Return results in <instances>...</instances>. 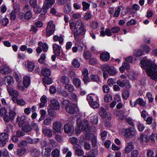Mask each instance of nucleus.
Instances as JSON below:
<instances>
[{"instance_id": "obj_42", "label": "nucleus", "mask_w": 157, "mask_h": 157, "mask_svg": "<svg viewBox=\"0 0 157 157\" xmlns=\"http://www.w3.org/2000/svg\"><path fill=\"white\" fill-rule=\"evenodd\" d=\"M31 153L32 155L35 157H38L40 154V152L36 148H33L31 151Z\"/></svg>"}, {"instance_id": "obj_39", "label": "nucleus", "mask_w": 157, "mask_h": 157, "mask_svg": "<svg viewBox=\"0 0 157 157\" xmlns=\"http://www.w3.org/2000/svg\"><path fill=\"white\" fill-rule=\"evenodd\" d=\"M136 102L137 104H138L141 106H145L146 105V102L141 98H138L136 100Z\"/></svg>"}, {"instance_id": "obj_60", "label": "nucleus", "mask_w": 157, "mask_h": 157, "mask_svg": "<svg viewBox=\"0 0 157 157\" xmlns=\"http://www.w3.org/2000/svg\"><path fill=\"white\" fill-rule=\"evenodd\" d=\"M52 155L53 157H58L59 155V152L58 149L54 150L52 153Z\"/></svg>"}, {"instance_id": "obj_7", "label": "nucleus", "mask_w": 157, "mask_h": 157, "mask_svg": "<svg viewBox=\"0 0 157 157\" xmlns=\"http://www.w3.org/2000/svg\"><path fill=\"white\" fill-rule=\"evenodd\" d=\"M86 30L85 27H81L79 28H75L74 31V36H76L80 35H82L85 34Z\"/></svg>"}, {"instance_id": "obj_12", "label": "nucleus", "mask_w": 157, "mask_h": 157, "mask_svg": "<svg viewBox=\"0 0 157 157\" xmlns=\"http://www.w3.org/2000/svg\"><path fill=\"white\" fill-rule=\"evenodd\" d=\"M83 124L80 119L77 121V126L75 130L76 134H79L81 132L82 129V126Z\"/></svg>"}, {"instance_id": "obj_59", "label": "nucleus", "mask_w": 157, "mask_h": 157, "mask_svg": "<svg viewBox=\"0 0 157 157\" xmlns=\"http://www.w3.org/2000/svg\"><path fill=\"white\" fill-rule=\"evenodd\" d=\"M90 78L92 81L96 82H98L99 81V77L98 75H91L90 76Z\"/></svg>"}, {"instance_id": "obj_56", "label": "nucleus", "mask_w": 157, "mask_h": 157, "mask_svg": "<svg viewBox=\"0 0 157 157\" xmlns=\"http://www.w3.org/2000/svg\"><path fill=\"white\" fill-rule=\"evenodd\" d=\"M144 54V52L141 50H138L135 51L134 55L136 56H140Z\"/></svg>"}, {"instance_id": "obj_11", "label": "nucleus", "mask_w": 157, "mask_h": 157, "mask_svg": "<svg viewBox=\"0 0 157 157\" xmlns=\"http://www.w3.org/2000/svg\"><path fill=\"white\" fill-rule=\"evenodd\" d=\"M82 126L83 133L86 134H88L90 132V128L89 126L88 122L87 121H85Z\"/></svg>"}, {"instance_id": "obj_17", "label": "nucleus", "mask_w": 157, "mask_h": 157, "mask_svg": "<svg viewBox=\"0 0 157 157\" xmlns=\"http://www.w3.org/2000/svg\"><path fill=\"white\" fill-rule=\"evenodd\" d=\"M8 138V135L6 133H2L0 134V142L2 146L5 145L6 143V140Z\"/></svg>"}, {"instance_id": "obj_62", "label": "nucleus", "mask_w": 157, "mask_h": 157, "mask_svg": "<svg viewBox=\"0 0 157 157\" xmlns=\"http://www.w3.org/2000/svg\"><path fill=\"white\" fill-rule=\"evenodd\" d=\"M34 12L36 13H39L41 11V9L37 5L33 7Z\"/></svg>"}, {"instance_id": "obj_36", "label": "nucleus", "mask_w": 157, "mask_h": 157, "mask_svg": "<svg viewBox=\"0 0 157 157\" xmlns=\"http://www.w3.org/2000/svg\"><path fill=\"white\" fill-rule=\"evenodd\" d=\"M68 98L75 101H76L77 100V95L74 93H69Z\"/></svg>"}, {"instance_id": "obj_22", "label": "nucleus", "mask_w": 157, "mask_h": 157, "mask_svg": "<svg viewBox=\"0 0 157 157\" xmlns=\"http://www.w3.org/2000/svg\"><path fill=\"white\" fill-rule=\"evenodd\" d=\"M41 72L43 75L48 77L49 76L51 75V71L48 68L44 67L41 70Z\"/></svg>"}, {"instance_id": "obj_4", "label": "nucleus", "mask_w": 157, "mask_h": 157, "mask_svg": "<svg viewBox=\"0 0 157 157\" xmlns=\"http://www.w3.org/2000/svg\"><path fill=\"white\" fill-rule=\"evenodd\" d=\"M135 134V129L131 127L126 128L124 132V136L126 138L132 137Z\"/></svg>"}, {"instance_id": "obj_6", "label": "nucleus", "mask_w": 157, "mask_h": 157, "mask_svg": "<svg viewBox=\"0 0 157 157\" xmlns=\"http://www.w3.org/2000/svg\"><path fill=\"white\" fill-rule=\"evenodd\" d=\"M75 153L78 156H81L84 154V152L81 147L78 145H75L73 147Z\"/></svg>"}, {"instance_id": "obj_27", "label": "nucleus", "mask_w": 157, "mask_h": 157, "mask_svg": "<svg viewBox=\"0 0 157 157\" xmlns=\"http://www.w3.org/2000/svg\"><path fill=\"white\" fill-rule=\"evenodd\" d=\"M38 45L40 47H42L43 52H46L48 51V46L46 43H43L41 41H40L38 43Z\"/></svg>"}, {"instance_id": "obj_43", "label": "nucleus", "mask_w": 157, "mask_h": 157, "mask_svg": "<svg viewBox=\"0 0 157 157\" xmlns=\"http://www.w3.org/2000/svg\"><path fill=\"white\" fill-rule=\"evenodd\" d=\"M125 120L129 125L132 126H134V121L130 117H126L125 118Z\"/></svg>"}, {"instance_id": "obj_46", "label": "nucleus", "mask_w": 157, "mask_h": 157, "mask_svg": "<svg viewBox=\"0 0 157 157\" xmlns=\"http://www.w3.org/2000/svg\"><path fill=\"white\" fill-rule=\"evenodd\" d=\"M72 65L75 68H78L80 66V64L78 60L74 59L72 62Z\"/></svg>"}, {"instance_id": "obj_51", "label": "nucleus", "mask_w": 157, "mask_h": 157, "mask_svg": "<svg viewBox=\"0 0 157 157\" xmlns=\"http://www.w3.org/2000/svg\"><path fill=\"white\" fill-rule=\"evenodd\" d=\"M127 79H124L121 81H117V84L121 87H123L125 86V83L127 82Z\"/></svg>"}, {"instance_id": "obj_14", "label": "nucleus", "mask_w": 157, "mask_h": 157, "mask_svg": "<svg viewBox=\"0 0 157 157\" xmlns=\"http://www.w3.org/2000/svg\"><path fill=\"white\" fill-rule=\"evenodd\" d=\"M99 114L103 118L106 117L108 120H109L111 119L110 114H107L106 110L104 108H101L100 109Z\"/></svg>"}, {"instance_id": "obj_48", "label": "nucleus", "mask_w": 157, "mask_h": 157, "mask_svg": "<svg viewBox=\"0 0 157 157\" xmlns=\"http://www.w3.org/2000/svg\"><path fill=\"white\" fill-rule=\"evenodd\" d=\"M6 126L5 131L7 133L13 130V126L10 123L6 124Z\"/></svg>"}, {"instance_id": "obj_37", "label": "nucleus", "mask_w": 157, "mask_h": 157, "mask_svg": "<svg viewBox=\"0 0 157 157\" xmlns=\"http://www.w3.org/2000/svg\"><path fill=\"white\" fill-rule=\"evenodd\" d=\"M72 127L69 124H67L64 125V130L65 132L67 133L70 132L71 130Z\"/></svg>"}, {"instance_id": "obj_19", "label": "nucleus", "mask_w": 157, "mask_h": 157, "mask_svg": "<svg viewBox=\"0 0 157 157\" xmlns=\"http://www.w3.org/2000/svg\"><path fill=\"white\" fill-rule=\"evenodd\" d=\"M25 66L26 69L30 71H32L35 67L34 63L29 60L27 61L25 64Z\"/></svg>"}, {"instance_id": "obj_13", "label": "nucleus", "mask_w": 157, "mask_h": 157, "mask_svg": "<svg viewBox=\"0 0 157 157\" xmlns=\"http://www.w3.org/2000/svg\"><path fill=\"white\" fill-rule=\"evenodd\" d=\"M7 90L10 95L13 97H17L19 94L16 90L14 89L11 86H7Z\"/></svg>"}, {"instance_id": "obj_41", "label": "nucleus", "mask_w": 157, "mask_h": 157, "mask_svg": "<svg viewBox=\"0 0 157 157\" xmlns=\"http://www.w3.org/2000/svg\"><path fill=\"white\" fill-rule=\"evenodd\" d=\"M91 121L94 125L97 124L98 123V119L97 115H95L91 117Z\"/></svg>"}, {"instance_id": "obj_47", "label": "nucleus", "mask_w": 157, "mask_h": 157, "mask_svg": "<svg viewBox=\"0 0 157 157\" xmlns=\"http://www.w3.org/2000/svg\"><path fill=\"white\" fill-rule=\"evenodd\" d=\"M60 81L64 84L68 83L70 81L69 79L66 76H62L61 78Z\"/></svg>"}, {"instance_id": "obj_34", "label": "nucleus", "mask_w": 157, "mask_h": 157, "mask_svg": "<svg viewBox=\"0 0 157 157\" xmlns=\"http://www.w3.org/2000/svg\"><path fill=\"white\" fill-rule=\"evenodd\" d=\"M51 150L50 148H47L42 150V153L45 157H48L50 155Z\"/></svg>"}, {"instance_id": "obj_8", "label": "nucleus", "mask_w": 157, "mask_h": 157, "mask_svg": "<svg viewBox=\"0 0 157 157\" xmlns=\"http://www.w3.org/2000/svg\"><path fill=\"white\" fill-rule=\"evenodd\" d=\"M50 107L54 110H59L60 108V105L58 101L55 99L51 100Z\"/></svg>"}, {"instance_id": "obj_3", "label": "nucleus", "mask_w": 157, "mask_h": 157, "mask_svg": "<svg viewBox=\"0 0 157 157\" xmlns=\"http://www.w3.org/2000/svg\"><path fill=\"white\" fill-rule=\"evenodd\" d=\"M101 69L104 71H107L109 75L114 76L117 74L116 70L114 68L111 67L107 64H104L101 67Z\"/></svg>"}, {"instance_id": "obj_26", "label": "nucleus", "mask_w": 157, "mask_h": 157, "mask_svg": "<svg viewBox=\"0 0 157 157\" xmlns=\"http://www.w3.org/2000/svg\"><path fill=\"white\" fill-rule=\"evenodd\" d=\"M67 111L71 114H74L75 111V108L73 105H67L66 107Z\"/></svg>"}, {"instance_id": "obj_18", "label": "nucleus", "mask_w": 157, "mask_h": 157, "mask_svg": "<svg viewBox=\"0 0 157 157\" xmlns=\"http://www.w3.org/2000/svg\"><path fill=\"white\" fill-rule=\"evenodd\" d=\"M55 3V0H45L44 2L43 8L45 9H48L49 7Z\"/></svg>"}, {"instance_id": "obj_35", "label": "nucleus", "mask_w": 157, "mask_h": 157, "mask_svg": "<svg viewBox=\"0 0 157 157\" xmlns=\"http://www.w3.org/2000/svg\"><path fill=\"white\" fill-rule=\"evenodd\" d=\"M85 27L84 24L81 20H78L75 23V28H79L81 27Z\"/></svg>"}, {"instance_id": "obj_58", "label": "nucleus", "mask_w": 157, "mask_h": 157, "mask_svg": "<svg viewBox=\"0 0 157 157\" xmlns=\"http://www.w3.org/2000/svg\"><path fill=\"white\" fill-rule=\"evenodd\" d=\"M38 31L37 29L33 25H31V28L29 31L33 33H35Z\"/></svg>"}, {"instance_id": "obj_2", "label": "nucleus", "mask_w": 157, "mask_h": 157, "mask_svg": "<svg viewBox=\"0 0 157 157\" xmlns=\"http://www.w3.org/2000/svg\"><path fill=\"white\" fill-rule=\"evenodd\" d=\"M56 25L52 21H50L47 24L46 29V35L49 36L52 35L55 30Z\"/></svg>"}, {"instance_id": "obj_52", "label": "nucleus", "mask_w": 157, "mask_h": 157, "mask_svg": "<svg viewBox=\"0 0 157 157\" xmlns=\"http://www.w3.org/2000/svg\"><path fill=\"white\" fill-rule=\"evenodd\" d=\"M90 106L94 109H97L99 107V105L97 102L93 101L89 103Z\"/></svg>"}, {"instance_id": "obj_49", "label": "nucleus", "mask_w": 157, "mask_h": 157, "mask_svg": "<svg viewBox=\"0 0 157 157\" xmlns=\"http://www.w3.org/2000/svg\"><path fill=\"white\" fill-rule=\"evenodd\" d=\"M82 9L84 11H86L89 8L90 4L85 2H82Z\"/></svg>"}, {"instance_id": "obj_38", "label": "nucleus", "mask_w": 157, "mask_h": 157, "mask_svg": "<svg viewBox=\"0 0 157 157\" xmlns=\"http://www.w3.org/2000/svg\"><path fill=\"white\" fill-rule=\"evenodd\" d=\"M92 15L90 11H87L86 12L84 15V19L88 21L92 17Z\"/></svg>"}, {"instance_id": "obj_20", "label": "nucleus", "mask_w": 157, "mask_h": 157, "mask_svg": "<svg viewBox=\"0 0 157 157\" xmlns=\"http://www.w3.org/2000/svg\"><path fill=\"white\" fill-rule=\"evenodd\" d=\"M101 59L103 61H107L110 59L109 54L107 52H103L100 55Z\"/></svg>"}, {"instance_id": "obj_25", "label": "nucleus", "mask_w": 157, "mask_h": 157, "mask_svg": "<svg viewBox=\"0 0 157 157\" xmlns=\"http://www.w3.org/2000/svg\"><path fill=\"white\" fill-rule=\"evenodd\" d=\"M71 10V5L70 3H67L64 7L63 11L66 13H70Z\"/></svg>"}, {"instance_id": "obj_50", "label": "nucleus", "mask_w": 157, "mask_h": 157, "mask_svg": "<svg viewBox=\"0 0 157 157\" xmlns=\"http://www.w3.org/2000/svg\"><path fill=\"white\" fill-rule=\"evenodd\" d=\"M9 114L10 120L11 121H13L16 115L15 112L12 110H10L9 112Z\"/></svg>"}, {"instance_id": "obj_31", "label": "nucleus", "mask_w": 157, "mask_h": 157, "mask_svg": "<svg viewBox=\"0 0 157 157\" xmlns=\"http://www.w3.org/2000/svg\"><path fill=\"white\" fill-rule=\"evenodd\" d=\"M98 151L97 149H94L91 150L88 153V155L91 157H95L98 154Z\"/></svg>"}, {"instance_id": "obj_55", "label": "nucleus", "mask_w": 157, "mask_h": 157, "mask_svg": "<svg viewBox=\"0 0 157 157\" xmlns=\"http://www.w3.org/2000/svg\"><path fill=\"white\" fill-rule=\"evenodd\" d=\"M42 80L44 82L48 84H51L52 82V79L51 78L48 77L44 78H43Z\"/></svg>"}, {"instance_id": "obj_21", "label": "nucleus", "mask_w": 157, "mask_h": 157, "mask_svg": "<svg viewBox=\"0 0 157 157\" xmlns=\"http://www.w3.org/2000/svg\"><path fill=\"white\" fill-rule=\"evenodd\" d=\"M53 39L54 42L58 41L60 44L61 45L63 44L64 38L63 36L62 35H55L53 37Z\"/></svg>"}, {"instance_id": "obj_33", "label": "nucleus", "mask_w": 157, "mask_h": 157, "mask_svg": "<svg viewBox=\"0 0 157 157\" xmlns=\"http://www.w3.org/2000/svg\"><path fill=\"white\" fill-rule=\"evenodd\" d=\"M21 129L24 132H29L31 131L32 128L30 125L25 124L22 127Z\"/></svg>"}, {"instance_id": "obj_45", "label": "nucleus", "mask_w": 157, "mask_h": 157, "mask_svg": "<svg viewBox=\"0 0 157 157\" xmlns=\"http://www.w3.org/2000/svg\"><path fill=\"white\" fill-rule=\"evenodd\" d=\"M84 58L86 59H90L92 56L91 53L89 51H85L83 53Z\"/></svg>"}, {"instance_id": "obj_53", "label": "nucleus", "mask_w": 157, "mask_h": 157, "mask_svg": "<svg viewBox=\"0 0 157 157\" xmlns=\"http://www.w3.org/2000/svg\"><path fill=\"white\" fill-rule=\"evenodd\" d=\"M112 99L111 95L109 94H106L104 96V101L106 102H110Z\"/></svg>"}, {"instance_id": "obj_57", "label": "nucleus", "mask_w": 157, "mask_h": 157, "mask_svg": "<svg viewBox=\"0 0 157 157\" xmlns=\"http://www.w3.org/2000/svg\"><path fill=\"white\" fill-rule=\"evenodd\" d=\"M140 138L143 142H147L149 140V137L146 135H141Z\"/></svg>"}, {"instance_id": "obj_40", "label": "nucleus", "mask_w": 157, "mask_h": 157, "mask_svg": "<svg viewBox=\"0 0 157 157\" xmlns=\"http://www.w3.org/2000/svg\"><path fill=\"white\" fill-rule=\"evenodd\" d=\"M129 96V92L128 90H125L123 91L122 94V96L123 98L126 100Z\"/></svg>"}, {"instance_id": "obj_15", "label": "nucleus", "mask_w": 157, "mask_h": 157, "mask_svg": "<svg viewBox=\"0 0 157 157\" xmlns=\"http://www.w3.org/2000/svg\"><path fill=\"white\" fill-rule=\"evenodd\" d=\"M26 151L25 148H20L16 149L15 152V154L18 157H21L23 155Z\"/></svg>"}, {"instance_id": "obj_63", "label": "nucleus", "mask_w": 157, "mask_h": 157, "mask_svg": "<svg viewBox=\"0 0 157 157\" xmlns=\"http://www.w3.org/2000/svg\"><path fill=\"white\" fill-rule=\"evenodd\" d=\"M115 83V80L112 78H109L107 81L108 84L110 86H112Z\"/></svg>"}, {"instance_id": "obj_10", "label": "nucleus", "mask_w": 157, "mask_h": 157, "mask_svg": "<svg viewBox=\"0 0 157 157\" xmlns=\"http://www.w3.org/2000/svg\"><path fill=\"white\" fill-rule=\"evenodd\" d=\"M62 124L58 121H55L53 124V128L56 132H60L62 130Z\"/></svg>"}, {"instance_id": "obj_16", "label": "nucleus", "mask_w": 157, "mask_h": 157, "mask_svg": "<svg viewBox=\"0 0 157 157\" xmlns=\"http://www.w3.org/2000/svg\"><path fill=\"white\" fill-rule=\"evenodd\" d=\"M10 69L9 67L7 65H3L0 67V72L3 75L8 74L10 71Z\"/></svg>"}, {"instance_id": "obj_9", "label": "nucleus", "mask_w": 157, "mask_h": 157, "mask_svg": "<svg viewBox=\"0 0 157 157\" xmlns=\"http://www.w3.org/2000/svg\"><path fill=\"white\" fill-rule=\"evenodd\" d=\"M61 46L58 44L55 43L52 45V48L55 55L59 56L60 55Z\"/></svg>"}, {"instance_id": "obj_54", "label": "nucleus", "mask_w": 157, "mask_h": 157, "mask_svg": "<svg viewBox=\"0 0 157 157\" xmlns=\"http://www.w3.org/2000/svg\"><path fill=\"white\" fill-rule=\"evenodd\" d=\"M27 145V143L25 140H23L20 142L18 144V146L20 148H25Z\"/></svg>"}, {"instance_id": "obj_30", "label": "nucleus", "mask_w": 157, "mask_h": 157, "mask_svg": "<svg viewBox=\"0 0 157 157\" xmlns=\"http://www.w3.org/2000/svg\"><path fill=\"white\" fill-rule=\"evenodd\" d=\"M65 89L68 92H72L74 91V86L70 84L67 83L65 86Z\"/></svg>"}, {"instance_id": "obj_44", "label": "nucleus", "mask_w": 157, "mask_h": 157, "mask_svg": "<svg viewBox=\"0 0 157 157\" xmlns=\"http://www.w3.org/2000/svg\"><path fill=\"white\" fill-rule=\"evenodd\" d=\"M53 110V109L50 107L48 109V112L50 116L53 117H56V112Z\"/></svg>"}, {"instance_id": "obj_29", "label": "nucleus", "mask_w": 157, "mask_h": 157, "mask_svg": "<svg viewBox=\"0 0 157 157\" xmlns=\"http://www.w3.org/2000/svg\"><path fill=\"white\" fill-rule=\"evenodd\" d=\"M5 79L6 82L9 85H12L14 83L13 78L10 76H6Z\"/></svg>"}, {"instance_id": "obj_32", "label": "nucleus", "mask_w": 157, "mask_h": 157, "mask_svg": "<svg viewBox=\"0 0 157 157\" xmlns=\"http://www.w3.org/2000/svg\"><path fill=\"white\" fill-rule=\"evenodd\" d=\"M73 84L75 86L79 88L81 86V81L78 78H75L73 80Z\"/></svg>"}, {"instance_id": "obj_61", "label": "nucleus", "mask_w": 157, "mask_h": 157, "mask_svg": "<svg viewBox=\"0 0 157 157\" xmlns=\"http://www.w3.org/2000/svg\"><path fill=\"white\" fill-rule=\"evenodd\" d=\"M14 10L16 12H19L20 10V5L18 3H14L13 4Z\"/></svg>"}, {"instance_id": "obj_64", "label": "nucleus", "mask_w": 157, "mask_h": 157, "mask_svg": "<svg viewBox=\"0 0 157 157\" xmlns=\"http://www.w3.org/2000/svg\"><path fill=\"white\" fill-rule=\"evenodd\" d=\"M139 151L137 150H133L131 153V157H137L139 154Z\"/></svg>"}, {"instance_id": "obj_5", "label": "nucleus", "mask_w": 157, "mask_h": 157, "mask_svg": "<svg viewBox=\"0 0 157 157\" xmlns=\"http://www.w3.org/2000/svg\"><path fill=\"white\" fill-rule=\"evenodd\" d=\"M32 16L31 12L30 10L27 11L25 13L23 14L22 13H19V17L22 20H29L30 19Z\"/></svg>"}, {"instance_id": "obj_24", "label": "nucleus", "mask_w": 157, "mask_h": 157, "mask_svg": "<svg viewBox=\"0 0 157 157\" xmlns=\"http://www.w3.org/2000/svg\"><path fill=\"white\" fill-rule=\"evenodd\" d=\"M134 149V146L132 144H128L125 147L124 151L125 153L128 154Z\"/></svg>"}, {"instance_id": "obj_28", "label": "nucleus", "mask_w": 157, "mask_h": 157, "mask_svg": "<svg viewBox=\"0 0 157 157\" xmlns=\"http://www.w3.org/2000/svg\"><path fill=\"white\" fill-rule=\"evenodd\" d=\"M23 83L26 87H27L30 84V78L28 76H25L23 80Z\"/></svg>"}, {"instance_id": "obj_1", "label": "nucleus", "mask_w": 157, "mask_h": 157, "mask_svg": "<svg viewBox=\"0 0 157 157\" xmlns=\"http://www.w3.org/2000/svg\"><path fill=\"white\" fill-rule=\"evenodd\" d=\"M140 65L142 68L146 69L147 74L152 79L157 81V66L155 64L147 60L143 59Z\"/></svg>"}, {"instance_id": "obj_23", "label": "nucleus", "mask_w": 157, "mask_h": 157, "mask_svg": "<svg viewBox=\"0 0 157 157\" xmlns=\"http://www.w3.org/2000/svg\"><path fill=\"white\" fill-rule=\"evenodd\" d=\"M42 131L44 135L50 137L52 136V132L49 128H43Z\"/></svg>"}]
</instances>
